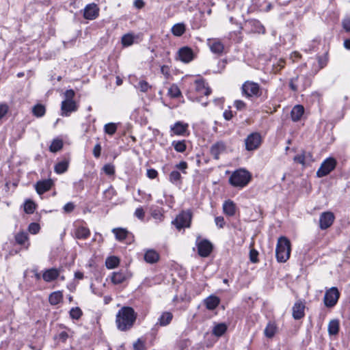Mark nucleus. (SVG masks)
<instances>
[{
    "mask_svg": "<svg viewBox=\"0 0 350 350\" xmlns=\"http://www.w3.org/2000/svg\"><path fill=\"white\" fill-rule=\"evenodd\" d=\"M137 319V313L129 306H124L120 309L116 317L117 328L122 332L130 329Z\"/></svg>",
    "mask_w": 350,
    "mask_h": 350,
    "instance_id": "1",
    "label": "nucleus"
},
{
    "mask_svg": "<svg viewBox=\"0 0 350 350\" xmlns=\"http://www.w3.org/2000/svg\"><path fill=\"white\" fill-rule=\"evenodd\" d=\"M291 251L290 241L285 237H280L278 239L275 248V256L278 262H286L290 258Z\"/></svg>",
    "mask_w": 350,
    "mask_h": 350,
    "instance_id": "2",
    "label": "nucleus"
},
{
    "mask_svg": "<svg viewBox=\"0 0 350 350\" xmlns=\"http://www.w3.org/2000/svg\"><path fill=\"white\" fill-rule=\"evenodd\" d=\"M252 179V174L245 169H239L232 172L229 178V183L233 187L243 188L248 185Z\"/></svg>",
    "mask_w": 350,
    "mask_h": 350,
    "instance_id": "3",
    "label": "nucleus"
},
{
    "mask_svg": "<svg viewBox=\"0 0 350 350\" xmlns=\"http://www.w3.org/2000/svg\"><path fill=\"white\" fill-rule=\"evenodd\" d=\"M242 94L247 98H258L262 95V90L258 83L246 81L241 86Z\"/></svg>",
    "mask_w": 350,
    "mask_h": 350,
    "instance_id": "4",
    "label": "nucleus"
},
{
    "mask_svg": "<svg viewBox=\"0 0 350 350\" xmlns=\"http://www.w3.org/2000/svg\"><path fill=\"white\" fill-rule=\"evenodd\" d=\"M310 85V79L304 75L293 77L289 81L290 89L295 92L304 90L307 87Z\"/></svg>",
    "mask_w": 350,
    "mask_h": 350,
    "instance_id": "5",
    "label": "nucleus"
},
{
    "mask_svg": "<svg viewBox=\"0 0 350 350\" xmlns=\"http://www.w3.org/2000/svg\"><path fill=\"white\" fill-rule=\"evenodd\" d=\"M336 160L333 157H329L324 160L317 172V176L321 178L329 174L336 166Z\"/></svg>",
    "mask_w": 350,
    "mask_h": 350,
    "instance_id": "6",
    "label": "nucleus"
},
{
    "mask_svg": "<svg viewBox=\"0 0 350 350\" xmlns=\"http://www.w3.org/2000/svg\"><path fill=\"white\" fill-rule=\"evenodd\" d=\"M262 143V137L259 133H250L245 139V149L247 151H253L259 148Z\"/></svg>",
    "mask_w": 350,
    "mask_h": 350,
    "instance_id": "7",
    "label": "nucleus"
},
{
    "mask_svg": "<svg viewBox=\"0 0 350 350\" xmlns=\"http://www.w3.org/2000/svg\"><path fill=\"white\" fill-rule=\"evenodd\" d=\"M340 297V293L336 287H332L327 290L324 295V304L328 308L334 307Z\"/></svg>",
    "mask_w": 350,
    "mask_h": 350,
    "instance_id": "8",
    "label": "nucleus"
},
{
    "mask_svg": "<svg viewBox=\"0 0 350 350\" xmlns=\"http://www.w3.org/2000/svg\"><path fill=\"white\" fill-rule=\"evenodd\" d=\"M191 220V213L189 211H183L176 217V219L172 221V224L175 225L177 229L180 230L183 228L189 227Z\"/></svg>",
    "mask_w": 350,
    "mask_h": 350,
    "instance_id": "9",
    "label": "nucleus"
},
{
    "mask_svg": "<svg viewBox=\"0 0 350 350\" xmlns=\"http://www.w3.org/2000/svg\"><path fill=\"white\" fill-rule=\"evenodd\" d=\"M189 124L181 121L175 122L170 126L171 135L185 136L188 135Z\"/></svg>",
    "mask_w": 350,
    "mask_h": 350,
    "instance_id": "10",
    "label": "nucleus"
},
{
    "mask_svg": "<svg viewBox=\"0 0 350 350\" xmlns=\"http://www.w3.org/2000/svg\"><path fill=\"white\" fill-rule=\"evenodd\" d=\"M131 278V273L126 269H122L112 273L111 280L114 284H120Z\"/></svg>",
    "mask_w": 350,
    "mask_h": 350,
    "instance_id": "11",
    "label": "nucleus"
},
{
    "mask_svg": "<svg viewBox=\"0 0 350 350\" xmlns=\"http://www.w3.org/2000/svg\"><path fill=\"white\" fill-rule=\"evenodd\" d=\"M99 8L96 3L88 4L83 11V16L88 20H94L99 15Z\"/></svg>",
    "mask_w": 350,
    "mask_h": 350,
    "instance_id": "12",
    "label": "nucleus"
},
{
    "mask_svg": "<svg viewBox=\"0 0 350 350\" xmlns=\"http://www.w3.org/2000/svg\"><path fill=\"white\" fill-rule=\"evenodd\" d=\"M334 221V215L332 212L323 213L319 217V226L321 229L325 230L332 226Z\"/></svg>",
    "mask_w": 350,
    "mask_h": 350,
    "instance_id": "13",
    "label": "nucleus"
},
{
    "mask_svg": "<svg viewBox=\"0 0 350 350\" xmlns=\"http://www.w3.org/2000/svg\"><path fill=\"white\" fill-rule=\"evenodd\" d=\"M62 116H68L72 112L77 110V105L75 100H63L61 105Z\"/></svg>",
    "mask_w": 350,
    "mask_h": 350,
    "instance_id": "14",
    "label": "nucleus"
},
{
    "mask_svg": "<svg viewBox=\"0 0 350 350\" xmlns=\"http://www.w3.org/2000/svg\"><path fill=\"white\" fill-rule=\"evenodd\" d=\"M213 250V245L208 240L201 241L198 244V251L200 256L206 257L208 256Z\"/></svg>",
    "mask_w": 350,
    "mask_h": 350,
    "instance_id": "15",
    "label": "nucleus"
},
{
    "mask_svg": "<svg viewBox=\"0 0 350 350\" xmlns=\"http://www.w3.org/2000/svg\"><path fill=\"white\" fill-rule=\"evenodd\" d=\"M226 145L224 142H217L211 148V154L215 159H219V155L226 150Z\"/></svg>",
    "mask_w": 350,
    "mask_h": 350,
    "instance_id": "16",
    "label": "nucleus"
},
{
    "mask_svg": "<svg viewBox=\"0 0 350 350\" xmlns=\"http://www.w3.org/2000/svg\"><path fill=\"white\" fill-rule=\"evenodd\" d=\"M178 57L183 62L189 63L193 59V51L187 46L182 47L178 51Z\"/></svg>",
    "mask_w": 350,
    "mask_h": 350,
    "instance_id": "17",
    "label": "nucleus"
},
{
    "mask_svg": "<svg viewBox=\"0 0 350 350\" xmlns=\"http://www.w3.org/2000/svg\"><path fill=\"white\" fill-rule=\"evenodd\" d=\"M196 84V91L200 94H204L205 96H208L211 94V90L206 83L205 81L202 79H198L195 81Z\"/></svg>",
    "mask_w": 350,
    "mask_h": 350,
    "instance_id": "18",
    "label": "nucleus"
},
{
    "mask_svg": "<svg viewBox=\"0 0 350 350\" xmlns=\"http://www.w3.org/2000/svg\"><path fill=\"white\" fill-rule=\"evenodd\" d=\"M208 45L212 53L220 55L223 53L224 46L218 39H208Z\"/></svg>",
    "mask_w": 350,
    "mask_h": 350,
    "instance_id": "19",
    "label": "nucleus"
},
{
    "mask_svg": "<svg viewBox=\"0 0 350 350\" xmlns=\"http://www.w3.org/2000/svg\"><path fill=\"white\" fill-rule=\"evenodd\" d=\"M60 273V269L56 268H51L46 269L42 274L43 280L46 282H52L56 280Z\"/></svg>",
    "mask_w": 350,
    "mask_h": 350,
    "instance_id": "20",
    "label": "nucleus"
},
{
    "mask_svg": "<svg viewBox=\"0 0 350 350\" xmlns=\"http://www.w3.org/2000/svg\"><path fill=\"white\" fill-rule=\"evenodd\" d=\"M52 185L53 182L51 179L38 181L35 186L36 190L38 194L41 195L50 190Z\"/></svg>",
    "mask_w": 350,
    "mask_h": 350,
    "instance_id": "21",
    "label": "nucleus"
},
{
    "mask_svg": "<svg viewBox=\"0 0 350 350\" xmlns=\"http://www.w3.org/2000/svg\"><path fill=\"white\" fill-rule=\"evenodd\" d=\"M305 305L301 302H296L293 307V317L296 320H299L304 317Z\"/></svg>",
    "mask_w": 350,
    "mask_h": 350,
    "instance_id": "22",
    "label": "nucleus"
},
{
    "mask_svg": "<svg viewBox=\"0 0 350 350\" xmlns=\"http://www.w3.org/2000/svg\"><path fill=\"white\" fill-rule=\"evenodd\" d=\"M172 319L173 314L172 312H163L158 319L157 325H159L162 327L167 326L171 323Z\"/></svg>",
    "mask_w": 350,
    "mask_h": 350,
    "instance_id": "23",
    "label": "nucleus"
},
{
    "mask_svg": "<svg viewBox=\"0 0 350 350\" xmlns=\"http://www.w3.org/2000/svg\"><path fill=\"white\" fill-rule=\"evenodd\" d=\"M220 299L215 295H210L204 300L206 308L209 310L215 309L219 304Z\"/></svg>",
    "mask_w": 350,
    "mask_h": 350,
    "instance_id": "24",
    "label": "nucleus"
},
{
    "mask_svg": "<svg viewBox=\"0 0 350 350\" xmlns=\"http://www.w3.org/2000/svg\"><path fill=\"white\" fill-rule=\"evenodd\" d=\"M223 211L228 216H233L236 213V204L232 200L225 201L223 204Z\"/></svg>",
    "mask_w": 350,
    "mask_h": 350,
    "instance_id": "25",
    "label": "nucleus"
},
{
    "mask_svg": "<svg viewBox=\"0 0 350 350\" xmlns=\"http://www.w3.org/2000/svg\"><path fill=\"white\" fill-rule=\"evenodd\" d=\"M75 234L78 239H85L90 235V231L85 226H79L76 228Z\"/></svg>",
    "mask_w": 350,
    "mask_h": 350,
    "instance_id": "26",
    "label": "nucleus"
},
{
    "mask_svg": "<svg viewBox=\"0 0 350 350\" xmlns=\"http://www.w3.org/2000/svg\"><path fill=\"white\" fill-rule=\"evenodd\" d=\"M159 259V254L153 250H147L144 254V260L148 263L153 264L157 262Z\"/></svg>",
    "mask_w": 350,
    "mask_h": 350,
    "instance_id": "27",
    "label": "nucleus"
},
{
    "mask_svg": "<svg viewBox=\"0 0 350 350\" xmlns=\"http://www.w3.org/2000/svg\"><path fill=\"white\" fill-rule=\"evenodd\" d=\"M304 112V108L303 106L297 105H295L291 110V118L294 122L300 120Z\"/></svg>",
    "mask_w": 350,
    "mask_h": 350,
    "instance_id": "28",
    "label": "nucleus"
},
{
    "mask_svg": "<svg viewBox=\"0 0 350 350\" xmlns=\"http://www.w3.org/2000/svg\"><path fill=\"white\" fill-rule=\"evenodd\" d=\"M112 232L115 234L116 239L120 241H124L129 234V231L122 228H113Z\"/></svg>",
    "mask_w": 350,
    "mask_h": 350,
    "instance_id": "29",
    "label": "nucleus"
},
{
    "mask_svg": "<svg viewBox=\"0 0 350 350\" xmlns=\"http://www.w3.org/2000/svg\"><path fill=\"white\" fill-rule=\"evenodd\" d=\"M277 331V326L273 322H269L264 330V334L266 337L271 338L274 336Z\"/></svg>",
    "mask_w": 350,
    "mask_h": 350,
    "instance_id": "30",
    "label": "nucleus"
},
{
    "mask_svg": "<svg viewBox=\"0 0 350 350\" xmlns=\"http://www.w3.org/2000/svg\"><path fill=\"white\" fill-rule=\"evenodd\" d=\"M226 330H227V325L224 323H221L216 324L213 327L212 333L213 335H215L217 337H220L225 334Z\"/></svg>",
    "mask_w": 350,
    "mask_h": 350,
    "instance_id": "31",
    "label": "nucleus"
},
{
    "mask_svg": "<svg viewBox=\"0 0 350 350\" xmlns=\"http://www.w3.org/2000/svg\"><path fill=\"white\" fill-rule=\"evenodd\" d=\"M69 161L66 159H64L55 165L54 170L57 174H63L68 170Z\"/></svg>",
    "mask_w": 350,
    "mask_h": 350,
    "instance_id": "32",
    "label": "nucleus"
},
{
    "mask_svg": "<svg viewBox=\"0 0 350 350\" xmlns=\"http://www.w3.org/2000/svg\"><path fill=\"white\" fill-rule=\"evenodd\" d=\"M63 295L60 291H55L50 294L49 301L51 305H57L62 301Z\"/></svg>",
    "mask_w": 350,
    "mask_h": 350,
    "instance_id": "33",
    "label": "nucleus"
},
{
    "mask_svg": "<svg viewBox=\"0 0 350 350\" xmlns=\"http://www.w3.org/2000/svg\"><path fill=\"white\" fill-rule=\"evenodd\" d=\"M327 330L329 335L337 334L339 331V321L338 319L330 321L328 324Z\"/></svg>",
    "mask_w": 350,
    "mask_h": 350,
    "instance_id": "34",
    "label": "nucleus"
},
{
    "mask_svg": "<svg viewBox=\"0 0 350 350\" xmlns=\"http://www.w3.org/2000/svg\"><path fill=\"white\" fill-rule=\"evenodd\" d=\"M186 30L185 25L183 23L175 24L172 27V33L175 36H181Z\"/></svg>",
    "mask_w": 350,
    "mask_h": 350,
    "instance_id": "35",
    "label": "nucleus"
},
{
    "mask_svg": "<svg viewBox=\"0 0 350 350\" xmlns=\"http://www.w3.org/2000/svg\"><path fill=\"white\" fill-rule=\"evenodd\" d=\"M32 113L33 116L37 118H41L44 116L46 113V108L42 104H37L33 107Z\"/></svg>",
    "mask_w": 350,
    "mask_h": 350,
    "instance_id": "36",
    "label": "nucleus"
},
{
    "mask_svg": "<svg viewBox=\"0 0 350 350\" xmlns=\"http://www.w3.org/2000/svg\"><path fill=\"white\" fill-rule=\"evenodd\" d=\"M172 145L174 150L178 152L183 153L187 149L185 140L173 141Z\"/></svg>",
    "mask_w": 350,
    "mask_h": 350,
    "instance_id": "37",
    "label": "nucleus"
},
{
    "mask_svg": "<svg viewBox=\"0 0 350 350\" xmlns=\"http://www.w3.org/2000/svg\"><path fill=\"white\" fill-rule=\"evenodd\" d=\"M167 95L175 98L181 96V92L176 84H172L168 89Z\"/></svg>",
    "mask_w": 350,
    "mask_h": 350,
    "instance_id": "38",
    "label": "nucleus"
},
{
    "mask_svg": "<svg viewBox=\"0 0 350 350\" xmlns=\"http://www.w3.org/2000/svg\"><path fill=\"white\" fill-rule=\"evenodd\" d=\"M120 260L116 256H110L106 259L105 265L107 269H114L118 266Z\"/></svg>",
    "mask_w": 350,
    "mask_h": 350,
    "instance_id": "39",
    "label": "nucleus"
},
{
    "mask_svg": "<svg viewBox=\"0 0 350 350\" xmlns=\"http://www.w3.org/2000/svg\"><path fill=\"white\" fill-rule=\"evenodd\" d=\"M27 240L28 234L26 232L21 231L15 235V241L18 245H24Z\"/></svg>",
    "mask_w": 350,
    "mask_h": 350,
    "instance_id": "40",
    "label": "nucleus"
},
{
    "mask_svg": "<svg viewBox=\"0 0 350 350\" xmlns=\"http://www.w3.org/2000/svg\"><path fill=\"white\" fill-rule=\"evenodd\" d=\"M63 147V142L62 140L61 139H54L50 147H49V150L51 152H56L59 150H60Z\"/></svg>",
    "mask_w": 350,
    "mask_h": 350,
    "instance_id": "41",
    "label": "nucleus"
},
{
    "mask_svg": "<svg viewBox=\"0 0 350 350\" xmlns=\"http://www.w3.org/2000/svg\"><path fill=\"white\" fill-rule=\"evenodd\" d=\"M70 317L72 319L79 320L83 312L79 307L72 308L70 310Z\"/></svg>",
    "mask_w": 350,
    "mask_h": 350,
    "instance_id": "42",
    "label": "nucleus"
},
{
    "mask_svg": "<svg viewBox=\"0 0 350 350\" xmlns=\"http://www.w3.org/2000/svg\"><path fill=\"white\" fill-rule=\"evenodd\" d=\"M104 131L107 134L112 135L117 131V124L113 122L106 124L104 126Z\"/></svg>",
    "mask_w": 350,
    "mask_h": 350,
    "instance_id": "43",
    "label": "nucleus"
},
{
    "mask_svg": "<svg viewBox=\"0 0 350 350\" xmlns=\"http://www.w3.org/2000/svg\"><path fill=\"white\" fill-rule=\"evenodd\" d=\"M169 179L173 184L180 183L181 179L180 173L176 170L172 171L170 174Z\"/></svg>",
    "mask_w": 350,
    "mask_h": 350,
    "instance_id": "44",
    "label": "nucleus"
},
{
    "mask_svg": "<svg viewBox=\"0 0 350 350\" xmlns=\"http://www.w3.org/2000/svg\"><path fill=\"white\" fill-rule=\"evenodd\" d=\"M36 209V204L31 200H27L24 205V211L27 214H31Z\"/></svg>",
    "mask_w": 350,
    "mask_h": 350,
    "instance_id": "45",
    "label": "nucleus"
},
{
    "mask_svg": "<svg viewBox=\"0 0 350 350\" xmlns=\"http://www.w3.org/2000/svg\"><path fill=\"white\" fill-rule=\"evenodd\" d=\"M134 37L131 34H125L122 38V44L124 46H129L133 44Z\"/></svg>",
    "mask_w": 350,
    "mask_h": 350,
    "instance_id": "46",
    "label": "nucleus"
},
{
    "mask_svg": "<svg viewBox=\"0 0 350 350\" xmlns=\"http://www.w3.org/2000/svg\"><path fill=\"white\" fill-rule=\"evenodd\" d=\"M138 88L142 92H147L151 88V85L147 81L142 80L138 83Z\"/></svg>",
    "mask_w": 350,
    "mask_h": 350,
    "instance_id": "47",
    "label": "nucleus"
},
{
    "mask_svg": "<svg viewBox=\"0 0 350 350\" xmlns=\"http://www.w3.org/2000/svg\"><path fill=\"white\" fill-rule=\"evenodd\" d=\"M40 229V225L37 223H31L29 225L28 230L32 234H37Z\"/></svg>",
    "mask_w": 350,
    "mask_h": 350,
    "instance_id": "48",
    "label": "nucleus"
},
{
    "mask_svg": "<svg viewBox=\"0 0 350 350\" xmlns=\"http://www.w3.org/2000/svg\"><path fill=\"white\" fill-rule=\"evenodd\" d=\"M293 160L295 162L301 164L302 165H305L307 163L305 156L303 154V152L301 154H297L294 158Z\"/></svg>",
    "mask_w": 350,
    "mask_h": 350,
    "instance_id": "49",
    "label": "nucleus"
},
{
    "mask_svg": "<svg viewBox=\"0 0 350 350\" xmlns=\"http://www.w3.org/2000/svg\"><path fill=\"white\" fill-rule=\"evenodd\" d=\"M258 252L257 250L252 249L250 252V260L253 263H256L258 262Z\"/></svg>",
    "mask_w": 350,
    "mask_h": 350,
    "instance_id": "50",
    "label": "nucleus"
},
{
    "mask_svg": "<svg viewBox=\"0 0 350 350\" xmlns=\"http://www.w3.org/2000/svg\"><path fill=\"white\" fill-rule=\"evenodd\" d=\"M342 26L346 32H350V16H347L342 19Z\"/></svg>",
    "mask_w": 350,
    "mask_h": 350,
    "instance_id": "51",
    "label": "nucleus"
},
{
    "mask_svg": "<svg viewBox=\"0 0 350 350\" xmlns=\"http://www.w3.org/2000/svg\"><path fill=\"white\" fill-rule=\"evenodd\" d=\"M9 107L5 103L0 104V120L7 114Z\"/></svg>",
    "mask_w": 350,
    "mask_h": 350,
    "instance_id": "52",
    "label": "nucleus"
},
{
    "mask_svg": "<svg viewBox=\"0 0 350 350\" xmlns=\"http://www.w3.org/2000/svg\"><path fill=\"white\" fill-rule=\"evenodd\" d=\"M215 224L219 228H222L225 226V221L223 217L218 216L215 218Z\"/></svg>",
    "mask_w": 350,
    "mask_h": 350,
    "instance_id": "53",
    "label": "nucleus"
},
{
    "mask_svg": "<svg viewBox=\"0 0 350 350\" xmlns=\"http://www.w3.org/2000/svg\"><path fill=\"white\" fill-rule=\"evenodd\" d=\"M135 216L140 219H143L145 216V212L142 207L137 208L135 211Z\"/></svg>",
    "mask_w": 350,
    "mask_h": 350,
    "instance_id": "54",
    "label": "nucleus"
},
{
    "mask_svg": "<svg viewBox=\"0 0 350 350\" xmlns=\"http://www.w3.org/2000/svg\"><path fill=\"white\" fill-rule=\"evenodd\" d=\"M75 92L72 90H68L65 92L64 95L66 99L64 100H73V98L75 96Z\"/></svg>",
    "mask_w": 350,
    "mask_h": 350,
    "instance_id": "55",
    "label": "nucleus"
},
{
    "mask_svg": "<svg viewBox=\"0 0 350 350\" xmlns=\"http://www.w3.org/2000/svg\"><path fill=\"white\" fill-rule=\"evenodd\" d=\"M101 146L100 144H96L93 149V154L96 158H98L100 156Z\"/></svg>",
    "mask_w": 350,
    "mask_h": 350,
    "instance_id": "56",
    "label": "nucleus"
},
{
    "mask_svg": "<svg viewBox=\"0 0 350 350\" xmlns=\"http://www.w3.org/2000/svg\"><path fill=\"white\" fill-rule=\"evenodd\" d=\"M234 105L238 110H242L245 109L246 106L245 103L241 100H235L234 103Z\"/></svg>",
    "mask_w": 350,
    "mask_h": 350,
    "instance_id": "57",
    "label": "nucleus"
},
{
    "mask_svg": "<svg viewBox=\"0 0 350 350\" xmlns=\"http://www.w3.org/2000/svg\"><path fill=\"white\" fill-rule=\"evenodd\" d=\"M75 204L72 202H68L64 206V211L66 213H71L75 209Z\"/></svg>",
    "mask_w": 350,
    "mask_h": 350,
    "instance_id": "58",
    "label": "nucleus"
},
{
    "mask_svg": "<svg viewBox=\"0 0 350 350\" xmlns=\"http://www.w3.org/2000/svg\"><path fill=\"white\" fill-rule=\"evenodd\" d=\"M176 167L183 172V174H186L185 170L187 168V163L185 161H181L178 164L176 165Z\"/></svg>",
    "mask_w": 350,
    "mask_h": 350,
    "instance_id": "59",
    "label": "nucleus"
},
{
    "mask_svg": "<svg viewBox=\"0 0 350 350\" xmlns=\"http://www.w3.org/2000/svg\"><path fill=\"white\" fill-rule=\"evenodd\" d=\"M158 176V172L154 169H148L147 170V176L149 178L154 179Z\"/></svg>",
    "mask_w": 350,
    "mask_h": 350,
    "instance_id": "60",
    "label": "nucleus"
},
{
    "mask_svg": "<svg viewBox=\"0 0 350 350\" xmlns=\"http://www.w3.org/2000/svg\"><path fill=\"white\" fill-rule=\"evenodd\" d=\"M133 348L135 350H144V343L138 339L133 345Z\"/></svg>",
    "mask_w": 350,
    "mask_h": 350,
    "instance_id": "61",
    "label": "nucleus"
},
{
    "mask_svg": "<svg viewBox=\"0 0 350 350\" xmlns=\"http://www.w3.org/2000/svg\"><path fill=\"white\" fill-rule=\"evenodd\" d=\"M161 73L165 76L166 78H168L170 75V70L167 66L163 65L161 68Z\"/></svg>",
    "mask_w": 350,
    "mask_h": 350,
    "instance_id": "62",
    "label": "nucleus"
},
{
    "mask_svg": "<svg viewBox=\"0 0 350 350\" xmlns=\"http://www.w3.org/2000/svg\"><path fill=\"white\" fill-rule=\"evenodd\" d=\"M103 169L107 174L111 175L114 174V168L111 165H105Z\"/></svg>",
    "mask_w": 350,
    "mask_h": 350,
    "instance_id": "63",
    "label": "nucleus"
},
{
    "mask_svg": "<svg viewBox=\"0 0 350 350\" xmlns=\"http://www.w3.org/2000/svg\"><path fill=\"white\" fill-rule=\"evenodd\" d=\"M59 339L61 340L62 342H65L67 338H68V334L66 332H62L59 334Z\"/></svg>",
    "mask_w": 350,
    "mask_h": 350,
    "instance_id": "64",
    "label": "nucleus"
}]
</instances>
